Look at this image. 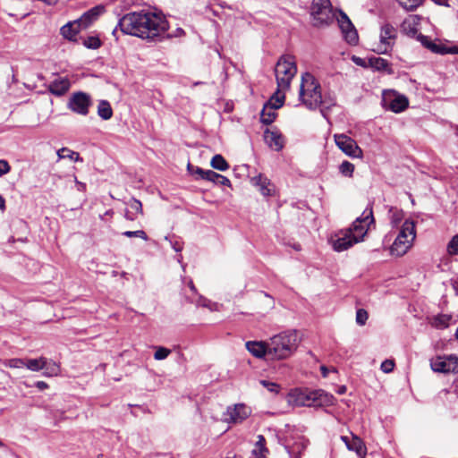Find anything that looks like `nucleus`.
<instances>
[{
  "mask_svg": "<svg viewBox=\"0 0 458 458\" xmlns=\"http://www.w3.org/2000/svg\"><path fill=\"white\" fill-rule=\"evenodd\" d=\"M268 360L290 358L297 350L299 336L296 330H287L272 336L268 341Z\"/></svg>",
  "mask_w": 458,
  "mask_h": 458,
  "instance_id": "nucleus-1",
  "label": "nucleus"
},
{
  "mask_svg": "<svg viewBox=\"0 0 458 458\" xmlns=\"http://www.w3.org/2000/svg\"><path fill=\"white\" fill-rule=\"evenodd\" d=\"M334 396L322 389L295 388L289 393L288 401L295 406L326 407L334 404Z\"/></svg>",
  "mask_w": 458,
  "mask_h": 458,
  "instance_id": "nucleus-2",
  "label": "nucleus"
},
{
  "mask_svg": "<svg viewBox=\"0 0 458 458\" xmlns=\"http://www.w3.org/2000/svg\"><path fill=\"white\" fill-rule=\"evenodd\" d=\"M145 42H161L165 38H170L166 34L169 28L168 22L161 11L149 7L145 9Z\"/></svg>",
  "mask_w": 458,
  "mask_h": 458,
  "instance_id": "nucleus-3",
  "label": "nucleus"
},
{
  "mask_svg": "<svg viewBox=\"0 0 458 458\" xmlns=\"http://www.w3.org/2000/svg\"><path fill=\"white\" fill-rule=\"evenodd\" d=\"M300 97L310 110H315L323 103L320 84L310 72H305L301 76Z\"/></svg>",
  "mask_w": 458,
  "mask_h": 458,
  "instance_id": "nucleus-4",
  "label": "nucleus"
},
{
  "mask_svg": "<svg viewBox=\"0 0 458 458\" xmlns=\"http://www.w3.org/2000/svg\"><path fill=\"white\" fill-rule=\"evenodd\" d=\"M297 72L294 56L291 55H282L276 65L275 73L279 91L289 89L291 81Z\"/></svg>",
  "mask_w": 458,
  "mask_h": 458,
  "instance_id": "nucleus-5",
  "label": "nucleus"
},
{
  "mask_svg": "<svg viewBox=\"0 0 458 458\" xmlns=\"http://www.w3.org/2000/svg\"><path fill=\"white\" fill-rule=\"evenodd\" d=\"M416 237L415 224L411 220H405L396 235L390 251L392 255L401 257L411 247Z\"/></svg>",
  "mask_w": 458,
  "mask_h": 458,
  "instance_id": "nucleus-6",
  "label": "nucleus"
},
{
  "mask_svg": "<svg viewBox=\"0 0 458 458\" xmlns=\"http://www.w3.org/2000/svg\"><path fill=\"white\" fill-rule=\"evenodd\" d=\"M310 15L312 25L317 28L327 27L335 19L330 0H312Z\"/></svg>",
  "mask_w": 458,
  "mask_h": 458,
  "instance_id": "nucleus-7",
  "label": "nucleus"
},
{
  "mask_svg": "<svg viewBox=\"0 0 458 458\" xmlns=\"http://www.w3.org/2000/svg\"><path fill=\"white\" fill-rule=\"evenodd\" d=\"M117 27L124 33L138 38L143 34V15L140 13H130L120 19Z\"/></svg>",
  "mask_w": 458,
  "mask_h": 458,
  "instance_id": "nucleus-8",
  "label": "nucleus"
},
{
  "mask_svg": "<svg viewBox=\"0 0 458 458\" xmlns=\"http://www.w3.org/2000/svg\"><path fill=\"white\" fill-rule=\"evenodd\" d=\"M372 223H374L373 210L372 206L369 205L364 209L361 216L355 219L348 230L352 231L354 239H357V242H360L363 241L367 233V227Z\"/></svg>",
  "mask_w": 458,
  "mask_h": 458,
  "instance_id": "nucleus-9",
  "label": "nucleus"
},
{
  "mask_svg": "<svg viewBox=\"0 0 458 458\" xmlns=\"http://www.w3.org/2000/svg\"><path fill=\"white\" fill-rule=\"evenodd\" d=\"M430 367L436 372L450 373L458 371V357L451 354L437 356L430 360Z\"/></svg>",
  "mask_w": 458,
  "mask_h": 458,
  "instance_id": "nucleus-10",
  "label": "nucleus"
},
{
  "mask_svg": "<svg viewBox=\"0 0 458 458\" xmlns=\"http://www.w3.org/2000/svg\"><path fill=\"white\" fill-rule=\"evenodd\" d=\"M336 20L345 41L352 46L357 45L359 41L358 32L347 14L339 10V16L336 17Z\"/></svg>",
  "mask_w": 458,
  "mask_h": 458,
  "instance_id": "nucleus-11",
  "label": "nucleus"
},
{
  "mask_svg": "<svg viewBox=\"0 0 458 458\" xmlns=\"http://www.w3.org/2000/svg\"><path fill=\"white\" fill-rule=\"evenodd\" d=\"M382 106L386 110H390L395 114L404 111L409 106V100L404 95L394 91L384 96Z\"/></svg>",
  "mask_w": 458,
  "mask_h": 458,
  "instance_id": "nucleus-12",
  "label": "nucleus"
},
{
  "mask_svg": "<svg viewBox=\"0 0 458 458\" xmlns=\"http://www.w3.org/2000/svg\"><path fill=\"white\" fill-rule=\"evenodd\" d=\"M335 141L336 146L351 157H361L362 150L356 141L345 134H335Z\"/></svg>",
  "mask_w": 458,
  "mask_h": 458,
  "instance_id": "nucleus-13",
  "label": "nucleus"
},
{
  "mask_svg": "<svg viewBox=\"0 0 458 458\" xmlns=\"http://www.w3.org/2000/svg\"><path fill=\"white\" fill-rule=\"evenodd\" d=\"M91 105L89 95L84 92L73 93L68 101V107L74 113L86 115Z\"/></svg>",
  "mask_w": 458,
  "mask_h": 458,
  "instance_id": "nucleus-14",
  "label": "nucleus"
},
{
  "mask_svg": "<svg viewBox=\"0 0 458 458\" xmlns=\"http://www.w3.org/2000/svg\"><path fill=\"white\" fill-rule=\"evenodd\" d=\"M397 30L390 23L381 26L379 52L386 54L392 49L397 38Z\"/></svg>",
  "mask_w": 458,
  "mask_h": 458,
  "instance_id": "nucleus-15",
  "label": "nucleus"
},
{
  "mask_svg": "<svg viewBox=\"0 0 458 458\" xmlns=\"http://www.w3.org/2000/svg\"><path fill=\"white\" fill-rule=\"evenodd\" d=\"M251 414V409L244 403H237L229 406L225 413V420L228 423L240 424L248 419Z\"/></svg>",
  "mask_w": 458,
  "mask_h": 458,
  "instance_id": "nucleus-16",
  "label": "nucleus"
},
{
  "mask_svg": "<svg viewBox=\"0 0 458 458\" xmlns=\"http://www.w3.org/2000/svg\"><path fill=\"white\" fill-rule=\"evenodd\" d=\"M357 242V239H354L352 231L348 229L340 231L331 239L333 249L338 252L348 250Z\"/></svg>",
  "mask_w": 458,
  "mask_h": 458,
  "instance_id": "nucleus-17",
  "label": "nucleus"
},
{
  "mask_svg": "<svg viewBox=\"0 0 458 458\" xmlns=\"http://www.w3.org/2000/svg\"><path fill=\"white\" fill-rule=\"evenodd\" d=\"M264 140L267 144V146L275 151L282 150L285 144L284 135L276 127L265 130Z\"/></svg>",
  "mask_w": 458,
  "mask_h": 458,
  "instance_id": "nucleus-18",
  "label": "nucleus"
},
{
  "mask_svg": "<svg viewBox=\"0 0 458 458\" xmlns=\"http://www.w3.org/2000/svg\"><path fill=\"white\" fill-rule=\"evenodd\" d=\"M245 346L254 357L268 360V342L248 341Z\"/></svg>",
  "mask_w": 458,
  "mask_h": 458,
  "instance_id": "nucleus-19",
  "label": "nucleus"
},
{
  "mask_svg": "<svg viewBox=\"0 0 458 458\" xmlns=\"http://www.w3.org/2000/svg\"><path fill=\"white\" fill-rule=\"evenodd\" d=\"M71 82L67 77H56L48 85V90L55 96H63L70 89Z\"/></svg>",
  "mask_w": 458,
  "mask_h": 458,
  "instance_id": "nucleus-20",
  "label": "nucleus"
},
{
  "mask_svg": "<svg viewBox=\"0 0 458 458\" xmlns=\"http://www.w3.org/2000/svg\"><path fill=\"white\" fill-rule=\"evenodd\" d=\"M252 184L259 188L263 196H271L273 190L270 188L271 182L268 178L259 174L251 179Z\"/></svg>",
  "mask_w": 458,
  "mask_h": 458,
  "instance_id": "nucleus-21",
  "label": "nucleus"
},
{
  "mask_svg": "<svg viewBox=\"0 0 458 458\" xmlns=\"http://www.w3.org/2000/svg\"><path fill=\"white\" fill-rule=\"evenodd\" d=\"M347 448L355 452L359 456H363L366 454V447L362 440L358 437H352L351 439L348 437H342Z\"/></svg>",
  "mask_w": 458,
  "mask_h": 458,
  "instance_id": "nucleus-22",
  "label": "nucleus"
},
{
  "mask_svg": "<svg viewBox=\"0 0 458 458\" xmlns=\"http://www.w3.org/2000/svg\"><path fill=\"white\" fill-rule=\"evenodd\" d=\"M81 29H83L82 25L78 20L66 23L61 28L60 31L64 38L69 40H73Z\"/></svg>",
  "mask_w": 458,
  "mask_h": 458,
  "instance_id": "nucleus-23",
  "label": "nucleus"
},
{
  "mask_svg": "<svg viewBox=\"0 0 458 458\" xmlns=\"http://www.w3.org/2000/svg\"><path fill=\"white\" fill-rule=\"evenodd\" d=\"M369 67L376 71L386 72L388 74L393 73L390 63L382 57L373 56L369 58Z\"/></svg>",
  "mask_w": 458,
  "mask_h": 458,
  "instance_id": "nucleus-24",
  "label": "nucleus"
},
{
  "mask_svg": "<svg viewBox=\"0 0 458 458\" xmlns=\"http://www.w3.org/2000/svg\"><path fill=\"white\" fill-rule=\"evenodd\" d=\"M307 444L303 437H300L298 441L293 445H286L285 449L290 458H300L305 450Z\"/></svg>",
  "mask_w": 458,
  "mask_h": 458,
  "instance_id": "nucleus-25",
  "label": "nucleus"
},
{
  "mask_svg": "<svg viewBox=\"0 0 458 458\" xmlns=\"http://www.w3.org/2000/svg\"><path fill=\"white\" fill-rule=\"evenodd\" d=\"M103 13V7L97 6L86 12L80 19L79 21L83 29L89 26L98 17Z\"/></svg>",
  "mask_w": 458,
  "mask_h": 458,
  "instance_id": "nucleus-26",
  "label": "nucleus"
},
{
  "mask_svg": "<svg viewBox=\"0 0 458 458\" xmlns=\"http://www.w3.org/2000/svg\"><path fill=\"white\" fill-rule=\"evenodd\" d=\"M204 180L214 182L216 185H224V186L231 187V182L227 177H225L220 174H217L213 170H207L206 176H205Z\"/></svg>",
  "mask_w": 458,
  "mask_h": 458,
  "instance_id": "nucleus-27",
  "label": "nucleus"
},
{
  "mask_svg": "<svg viewBox=\"0 0 458 458\" xmlns=\"http://www.w3.org/2000/svg\"><path fill=\"white\" fill-rule=\"evenodd\" d=\"M275 110L272 105L266 104L260 113L261 123L267 125L271 124L276 117Z\"/></svg>",
  "mask_w": 458,
  "mask_h": 458,
  "instance_id": "nucleus-28",
  "label": "nucleus"
},
{
  "mask_svg": "<svg viewBox=\"0 0 458 458\" xmlns=\"http://www.w3.org/2000/svg\"><path fill=\"white\" fill-rule=\"evenodd\" d=\"M47 366V359L40 357L38 359L25 360V367L31 371H39Z\"/></svg>",
  "mask_w": 458,
  "mask_h": 458,
  "instance_id": "nucleus-29",
  "label": "nucleus"
},
{
  "mask_svg": "<svg viewBox=\"0 0 458 458\" xmlns=\"http://www.w3.org/2000/svg\"><path fill=\"white\" fill-rule=\"evenodd\" d=\"M98 114L104 120H109L113 116V110L108 101L101 100L99 102Z\"/></svg>",
  "mask_w": 458,
  "mask_h": 458,
  "instance_id": "nucleus-30",
  "label": "nucleus"
},
{
  "mask_svg": "<svg viewBox=\"0 0 458 458\" xmlns=\"http://www.w3.org/2000/svg\"><path fill=\"white\" fill-rule=\"evenodd\" d=\"M59 159L69 158L74 162H81L82 158L78 152L69 149L68 148H62L57 151Z\"/></svg>",
  "mask_w": 458,
  "mask_h": 458,
  "instance_id": "nucleus-31",
  "label": "nucleus"
},
{
  "mask_svg": "<svg viewBox=\"0 0 458 458\" xmlns=\"http://www.w3.org/2000/svg\"><path fill=\"white\" fill-rule=\"evenodd\" d=\"M211 166L218 171H226L229 168V164L220 154L215 155L210 162Z\"/></svg>",
  "mask_w": 458,
  "mask_h": 458,
  "instance_id": "nucleus-32",
  "label": "nucleus"
},
{
  "mask_svg": "<svg viewBox=\"0 0 458 458\" xmlns=\"http://www.w3.org/2000/svg\"><path fill=\"white\" fill-rule=\"evenodd\" d=\"M284 98V91H279L277 89L267 104L272 105L274 108L278 109L283 106Z\"/></svg>",
  "mask_w": 458,
  "mask_h": 458,
  "instance_id": "nucleus-33",
  "label": "nucleus"
},
{
  "mask_svg": "<svg viewBox=\"0 0 458 458\" xmlns=\"http://www.w3.org/2000/svg\"><path fill=\"white\" fill-rule=\"evenodd\" d=\"M389 219L393 226H397L403 218V213L401 209L391 207L389 208Z\"/></svg>",
  "mask_w": 458,
  "mask_h": 458,
  "instance_id": "nucleus-34",
  "label": "nucleus"
},
{
  "mask_svg": "<svg viewBox=\"0 0 458 458\" xmlns=\"http://www.w3.org/2000/svg\"><path fill=\"white\" fill-rule=\"evenodd\" d=\"M334 106H335V97L328 95L323 98V103L320 105V106H322L320 109V113L325 118H327V110L330 109Z\"/></svg>",
  "mask_w": 458,
  "mask_h": 458,
  "instance_id": "nucleus-35",
  "label": "nucleus"
},
{
  "mask_svg": "<svg viewBox=\"0 0 458 458\" xmlns=\"http://www.w3.org/2000/svg\"><path fill=\"white\" fill-rule=\"evenodd\" d=\"M424 0H397L399 4L407 11H413Z\"/></svg>",
  "mask_w": 458,
  "mask_h": 458,
  "instance_id": "nucleus-36",
  "label": "nucleus"
},
{
  "mask_svg": "<svg viewBox=\"0 0 458 458\" xmlns=\"http://www.w3.org/2000/svg\"><path fill=\"white\" fill-rule=\"evenodd\" d=\"M354 171V165L349 161H344L339 165V172L346 177H352Z\"/></svg>",
  "mask_w": 458,
  "mask_h": 458,
  "instance_id": "nucleus-37",
  "label": "nucleus"
},
{
  "mask_svg": "<svg viewBox=\"0 0 458 458\" xmlns=\"http://www.w3.org/2000/svg\"><path fill=\"white\" fill-rule=\"evenodd\" d=\"M152 348L156 349L154 353V359L157 360H162L166 359L171 353V350L162 346H152Z\"/></svg>",
  "mask_w": 458,
  "mask_h": 458,
  "instance_id": "nucleus-38",
  "label": "nucleus"
},
{
  "mask_svg": "<svg viewBox=\"0 0 458 458\" xmlns=\"http://www.w3.org/2000/svg\"><path fill=\"white\" fill-rule=\"evenodd\" d=\"M2 363L5 367H9V368H13V369H20V368L25 367V360L19 359V358L4 360H2Z\"/></svg>",
  "mask_w": 458,
  "mask_h": 458,
  "instance_id": "nucleus-39",
  "label": "nucleus"
},
{
  "mask_svg": "<svg viewBox=\"0 0 458 458\" xmlns=\"http://www.w3.org/2000/svg\"><path fill=\"white\" fill-rule=\"evenodd\" d=\"M44 369H45L44 375L47 376V377L56 376V375H58V373L60 371L59 367L56 365V363L47 362V366Z\"/></svg>",
  "mask_w": 458,
  "mask_h": 458,
  "instance_id": "nucleus-40",
  "label": "nucleus"
},
{
  "mask_svg": "<svg viewBox=\"0 0 458 458\" xmlns=\"http://www.w3.org/2000/svg\"><path fill=\"white\" fill-rule=\"evenodd\" d=\"M84 46L90 49H98L101 46V41L97 37H89L84 40Z\"/></svg>",
  "mask_w": 458,
  "mask_h": 458,
  "instance_id": "nucleus-41",
  "label": "nucleus"
},
{
  "mask_svg": "<svg viewBox=\"0 0 458 458\" xmlns=\"http://www.w3.org/2000/svg\"><path fill=\"white\" fill-rule=\"evenodd\" d=\"M187 169L191 174L199 175L198 178L204 180L206 176L207 170H204L199 166H194L191 164H188Z\"/></svg>",
  "mask_w": 458,
  "mask_h": 458,
  "instance_id": "nucleus-42",
  "label": "nucleus"
},
{
  "mask_svg": "<svg viewBox=\"0 0 458 458\" xmlns=\"http://www.w3.org/2000/svg\"><path fill=\"white\" fill-rule=\"evenodd\" d=\"M447 251L451 255H458V234L454 236L447 245Z\"/></svg>",
  "mask_w": 458,
  "mask_h": 458,
  "instance_id": "nucleus-43",
  "label": "nucleus"
},
{
  "mask_svg": "<svg viewBox=\"0 0 458 458\" xmlns=\"http://www.w3.org/2000/svg\"><path fill=\"white\" fill-rule=\"evenodd\" d=\"M368 312L363 309H359L356 312V323L360 326H364L368 320Z\"/></svg>",
  "mask_w": 458,
  "mask_h": 458,
  "instance_id": "nucleus-44",
  "label": "nucleus"
},
{
  "mask_svg": "<svg viewBox=\"0 0 458 458\" xmlns=\"http://www.w3.org/2000/svg\"><path fill=\"white\" fill-rule=\"evenodd\" d=\"M427 48L431 50L433 53H437V54H448V47H443V46H440V45H437L436 43H428V45H427Z\"/></svg>",
  "mask_w": 458,
  "mask_h": 458,
  "instance_id": "nucleus-45",
  "label": "nucleus"
},
{
  "mask_svg": "<svg viewBox=\"0 0 458 458\" xmlns=\"http://www.w3.org/2000/svg\"><path fill=\"white\" fill-rule=\"evenodd\" d=\"M165 240L169 241L170 245L176 252H180L182 250V242L178 237L173 236L170 239L165 237Z\"/></svg>",
  "mask_w": 458,
  "mask_h": 458,
  "instance_id": "nucleus-46",
  "label": "nucleus"
},
{
  "mask_svg": "<svg viewBox=\"0 0 458 458\" xmlns=\"http://www.w3.org/2000/svg\"><path fill=\"white\" fill-rule=\"evenodd\" d=\"M394 362L393 360H385L380 366V369L385 373H390L394 370Z\"/></svg>",
  "mask_w": 458,
  "mask_h": 458,
  "instance_id": "nucleus-47",
  "label": "nucleus"
},
{
  "mask_svg": "<svg viewBox=\"0 0 458 458\" xmlns=\"http://www.w3.org/2000/svg\"><path fill=\"white\" fill-rule=\"evenodd\" d=\"M403 29L405 31V33L411 38H414L415 36L418 37L419 35L417 28L411 26L410 23L407 24L406 22H403Z\"/></svg>",
  "mask_w": 458,
  "mask_h": 458,
  "instance_id": "nucleus-48",
  "label": "nucleus"
},
{
  "mask_svg": "<svg viewBox=\"0 0 458 458\" xmlns=\"http://www.w3.org/2000/svg\"><path fill=\"white\" fill-rule=\"evenodd\" d=\"M260 384L272 393H278L279 391V386L276 383L268 380H261Z\"/></svg>",
  "mask_w": 458,
  "mask_h": 458,
  "instance_id": "nucleus-49",
  "label": "nucleus"
},
{
  "mask_svg": "<svg viewBox=\"0 0 458 458\" xmlns=\"http://www.w3.org/2000/svg\"><path fill=\"white\" fill-rule=\"evenodd\" d=\"M11 170V166L9 165V163L4 160V159H1L0 160V177L8 174Z\"/></svg>",
  "mask_w": 458,
  "mask_h": 458,
  "instance_id": "nucleus-50",
  "label": "nucleus"
},
{
  "mask_svg": "<svg viewBox=\"0 0 458 458\" xmlns=\"http://www.w3.org/2000/svg\"><path fill=\"white\" fill-rule=\"evenodd\" d=\"M352 62H353L355 64H357V65H359V66H361V67H364V68L369 67V59H368V60H365V59L360 58V57H359V56L353 55V56L352 57Z\"/></svg>",
  "mask_w": 458,
  "mask_h": 458,
  "instance_id": "nucleus-51",
  "label": "nucleus"
},
{
  "mask_svg": "<svg viewBox=\"0 0 458 458\" xmlns=\"http://www.w3.org/2000/svg\"><path fill=\"white\" fill-rule=\"evenodd\" d=\"M123 235L126 237H140L143 238V231L136 230V231H125L123 233Z\"/></svg>",
  "mask_w": 458,
  "mask_h": 458,
  "instance_id": "nucleus-52",
  "label": "nucleus"
},
{
  "mask_svg": "<svg viewBox=\"0 0 458 458\" xmlns=\"http://www.w3.org/2000/svg\"><path fill=\"white\" fill-rule=\"evenodd\" d=\"M417 39L425 47H427V45H428V43H431L432 41L429 39L428 37L427 36H424L422 34H419L418 37H417Z\"/></svg>",
  "mask_w": 458,
  "mask_h": 458,
  "instance_id": "nucleus-53",
  "label": "nucleus"
},
{
  "mask_svg": "<svg viewBox=\"0 0 458 458\" xmlns=\"http://www.w3.org/2000/svg\"><path fill=\"white\" fill-rule=\"evenodd\" d=\"M259 440L257 441V445L260 448V450L264 447L266 439L262 435L258 436Z\"/></svg>",
  "mask_w": 458,
  "mask_h": 458,
  "instance_id": "nucleus-54",
  "label": "nucleus"
},
{
  "mask_svg": "<svg viewBox=\"0 0 458 458\" xmlns=\"http://www.w3.org/2000/svg\"><path fill=\"white\" fill-rule=\"evenodd\" d=\"M35 386L39 390H45V389L48 388V385L46 382H44V381H38V382H36Z\"/></svg>",
  "mask_w": 458,
  "mask_h": 458,
  "instance_id": "nucleus-55",
  "label": "nucleus"
},
{
  "mask_svg": "<svg viewBox=\"0 0 458 458\" xmlns=\"http://www.w3.org/2000/svg\"><path fill=\"white\" fill-rule=\"evenodd\" d=\"M75 182H76V185H77V190L80 191H84L86 190V184L83 183V182H81L77 180V178L75 177Z\"/></svg>",
  "mask_w": 458,
  "mask_h": 458,
  "instance_id": "nucleus-56",
  "label": "nucleus"
},
{
  "mask_svg": "<svg viewBox=\"0 0 458 458\" xmlns=\"http://www.w3.org/2000/svg\"><path fill=\"white\" fill-rule=\"evenodd\" d=\"M191 291L194 293V294H197V289L193 284V282L191 280H190L189 284H188Z\"/></svg>",
  "mask_w": 458,
  "mask_h": 458,
  "instance_id": "nucleus-57",
  "label": "nucleus"
},
{
  "mask_svg": "<svg viewBox=\"0 0 458 458\" xmlns=\"http://www.w3.org/2000/svg\"><path fill=\"white\" fill-rule=\"evenodd\" d=\"M5 208V200L2 195H0V209L4 210Z\"/></svg>",
  "mask_w": 458,
  "mask_h": 458,
  "instance_id": "nucleus-58",
  "label": "nucleus"
},
{
  "mask_svg": "<svg viewBox=\"0 0 458 458\" xmlns=\"http://www.w3.org/2000/svg\"><path fill=\"white\" fill-rule=\"evenodd\" d=\"M206 299H204L202 296H199L198 305L206 306Z\"/></svg>",
  "mask_w": 458,
  "mask_h": 458,
  "instance_id": "nucleus-59",
  "label": "nucleus"
},
{
  "mask_svg": "<svg viewBox=\"0 0 458 458\" xmlns=\"http://www.w3.org/2000/svg\"><path fill=\"white\" fill-rule=\"evenodd\" d=\"M448 54H458V47H449Z\"/></svg>",
  "mask_w": 458,
  "mask_h": 458,
  "instance_id": "nucleus-60",
  "label": "nucleus"
},
{
  "mask_svg": "<svg viewBox=\"0 0 458 458\" xmlns=\"http://www.w3.org/2000/svg\"><path fill=\"white\" fill-rule=\"evenodd\" d=\"M183 33H184L183 30H182V29H181V28H179V29H177V30H176V34H175V36H176V37H178V36L182 35Z\"/></svg>",
  "mask_w": 458,
  "mask_h": 458,
  "instance_id": "nucleus-61",
  "label": "nucleus"
},
{
  "mask_svg": "<svg viewBox=\"0 0 458 458\" xmlns=\"http://www.w3.org/2000/svg\"><path fill=\"white\" fill-rule=\"evenodd\" d=\"M345 390H346V387L344 386H343L339 388L338 393L344 394V393H345Z\"/></svg>",
  "mask_w": 458,
  "mask_h": 458,
  "instance_id": "nucleus-62",
  "label": "nucleus"
},
{
  "mask_svg": "<svg viewBox=\"0 0 458 458\" xmlns=\"http://www.w3.org/2000/svg\"><path fill=\"white\" fill-rule=\"evenodd\" d=\"M322 374L324 377H327V369L326 367H321Z\"/></svg>",
  "mask_w": 458,
  "mask_h": 458,
  "instance_id": "nucleus-63",
  "label": "nucleus"
},
{
  "mask_svg": "<svg viewBox=\"0 0 458 458\" xmlns=\"http://www.w3.org/2000/svg\"><path fill=\"white\" fill-rule=\"evenodd\" d=\"M455 337H456V339H458V328L455 331Z\"/></svg>",
  "mask_w": 458,
  "mask_h": 458,
  "instance_id": "nucleus-64",
  "label": "nucleus"
}]
</instances>
